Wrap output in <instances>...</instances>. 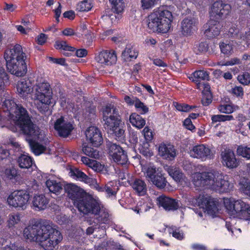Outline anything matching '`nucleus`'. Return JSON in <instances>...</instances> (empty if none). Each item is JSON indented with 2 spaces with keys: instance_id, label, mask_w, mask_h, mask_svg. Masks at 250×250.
<instances>
[{
  "instance_id": "13d9d810",
  "label": "nucleus",
  "mask_w": 250,
  "mask_h": 250,
  "mask_svg": "<svg viewBox=\"0 0 250 250\" xmlns=\"http://www.w3.org/2000/svg\"><path fill=\"white\" fill-rule=\"evenodd\" d=\"M124 133L123 127L119 125L117 127L114 129V132L111 134H114L117 139H120L124 137Z\"/></svg>"
},
{
  "instance_id": "4c0bfd02",
  "label": "nucleus",
  "mask_w": 250,
  "mask_h": 250,
  "mask_svg": "<svg viewBox=\"0 0 250 250\" xmlns=\"http://www.w3.org/2000/svg\"><path fill=\"white\" fill-rule=\"evenodd\" d=\"M73 175L76 176L79 180L84 182L86 184H92L93 183V179L89 177L84 173L79 170L78 169H74L73 171Z\"/></svg>"
},
{
  "instance_id": "473e14b6",
  "label": "nucleus",
  "mask_w": 250,
  "mask_h": 250,
  "mask_svg": "<svg viewBox=\"0 0 250 250\" xmlns=\"http://www.w3.org/2000/svg\"><path fill=\"white\" fill-rule=\"evenodd\" d=\"M19 167L21 168H29L33 165L32 159L28 155H21L17 160Z\"/></svg>"
},
{
  "instance_id": "5fc2aeb1",
  "label": "nucleus",
  "mask_w": 250,
  "mask_h": 250,
  "mask_svg": "<svg viewBox=\"0 0 250 250\" xmlns=\"http://www.w3.org/2000/svg\"><path fill=\"white\" fill-rule=\"evenodd\" d=\"M218 109L220 112L225 114H230L234 111V108L230 104L220 105Z\"/></svg>"
},
{
  "instance_id": "bf43d9fd",
  "label": "nucleus",
  "mask_w": 250,
  "mask_h": 250,
  "mask_svg": "<svg viewBox=\"0 0 250 250\" xmlns=\"http://www.w3.org/2000/svg\"><path fill=\"white\" fill-rule=\"evenodd\" d=\"M5 174L8 179H12L17 176V170L13 167L7 168L5 170Z\"/></svg>"
},
{
  "instance_id": "a878e982",
  "label": "nucleus",
  "mask_w": 250,
  "mask_h": 250,
  "mask_svg": "<svg viewBox=\"0 0 250 250\" xmlns=\"http://www.w3.org/2000/svg\"><path fill=\"white\" fill-rule=\"evenodd\" d=\"M159 154L164 159L172 160L176 156V150L173 146L161 144L158 148Z\"/></svg>"
},
{
  "instance_id": "f257e3e1",
  "label": "nucleus",
  "mask_w": 250,
  "mask_h": 250,
  "mask_svg": "<svg viewBox=\"0 0 250 250\" xmlns=\"http://www.w3.org/2000/svg\"><path fill=\"white\" fill-rule=\"evenodd\" d=\"M13 122L25 134L32 137L29 144L33 152L36 155L44 153L45 146L35 142H47L44 132L34 125L30 120L27 111L21 105L17 104L13 100L5 99L0 109V125L2 127H10L7 123Z\"/></svg>"
},
{
  "instance_id": "c03bdc74",
  "label": "nucleus",
  "mask_w": 250,
  "mask_h": 250,
  "mask_svg": "<svg viewBox=\"0 0 250 250\" xmlns=\"http://www.w3.org/2000/svg\"><path fill=\"white\" fill-rule=\"evenodd\" d=\"M81 161L85 165L88 166L89 167L92 168L94 170H100L98 167L99 164L97 163L96 161L92 160L88 158L83 156L81 157Z\"/></svg>"
},
{
  "instance_id": "c85d7f7f",
  "label": "nucleus",
  "mask_w": 250,
  "mask_h": 250,
  "mask_svg": "<svg viewBox=\"0 0 250 250\" xmlns=\"http://www.w3.org/2000/svg\"><path fill=\"white\" fill-rule=\"evenodd\" d=\"M138 55V51L134 46L127 45L122 53V57L125 61H130L132 59H136Z\"/></svg>"
},
{
  "instance_id": "774afa93",
  "label": "nucleus",
  "mask_w": 250,
  "mask_h": 250,
  "mask_svg": "<svg viewBox=\"0 0 250 250\" xmlns=\"http://www.w3.org/2000/svg\"><path fill=\"white\" fill-rule=\"evenodd\" d=\"M240 38L246 42L248 46L250 47V29L246 31L245 34L241 36Z\"/></svg>"
},
{
  "instance_id": "ddd939ff",
  "label": "nucleus",
  "mask_w": 250,
  "mask_h": 250,
  "mask_svg": "<svg viewBox=\"0 0 250 250\" xmlns=\"http://www.w3.org/2000/svg\"><path fill=\"white\" fill-rule=\"evenodd\" d=\"M64 190L76 206L86 195V192L82 188L73 184L65 185Z\"/></svg>"
},
{
  "instance_id": "dca6fc26",
  "label": "nucleus",
  "mask_w": 250,
  "mask_h": 250,
  "mask_svg": "<svg viewBox=\"0 0 250 250\" xmlns=\"http://www.w3.org/2000/svg\"><path fill=\"white\" fill-rule=\"evenodd\" d=\"M6 62L7 69L11 74L18 77L26 74L27 67L24 60Z\"/></svg>"
},
{
  "instance_id": "39448f33",
  "label": "nucleus",
  "mask_w": 250,
  "mask_h": 250,
  "mask_svg": "<svg viewBox=\"0 0 250 250\" xmlns=\"http://www.w3.org/2000/svg\"><path fill=\"white\" fill-rule=\"evenodd\" d=\"M224 204L230 216L250 220V207L243 201L239 200L232 202L227 199L224 201Z\"/></svg>"
},
{
  "instance_id": "393cba45",
  "label": "nucleus",
  "mask_w": 250,
  "mask_h": 250,
  "mask_svg": "<svg viewBox=\"0 0 250 250\" xmlns=\"http://www.w3.org/2000/svg\"><path fill=\"white\" fill-rule=\"evenodd\" d=\"M158 201L160 206L166 210H175L180 207V204L172 198L165 196H161L158 198Z\"/></svg>"
},
{
  "instance_id": "6ab92c4d",
  "label": "nucleus",
  "mask_w": 250,
  "mask_h": 250,
  "mask_svg": "<svg viewBox=\"0 0 250 250\" xmlns=\"http://www.w3.org/2000/svg\"><path fill=\"white\" fill-rule=\"evenodd\" d=\"M4 57L6 61L24 60V53L21 46L19 44L11 46L6 50Z\"/></svg>"
},
{
  "instance_id": "5701e85b",
  "label": "nucleus",
  "mask_w": 250,
  "mask_h": 250,
  "mask_svg": "<svg viewBox=\"0 0 250 250\" xmlns=\"http://www.w3.org/2000/svg\"><path fill=\"white\" fill-rule=\"evenodd\" d=\"M33 89L32 84L29 79H21L17 83V92L21 97H26L32 91H33Z\"/></svg>"
},
{
  "instance_id": "423d86ee",
  "label": "nucleus",
  "mask_w": 250,
  "mask_h": 250,
  "mask_svg": "<svg viewBox=\"0 0 250 250\" xmlns=\"http://www.w3.org/2000/svg\"><path fill=\"white\" fill-rule=\"evenodd\" d=\"M103 112L104 128L108 133L112 134L121 123L118 111L114 105L109 104L104 108Z\"/></svg>"
},
{
  "instance_id": "338daca9",
  "label": "nucleus",
  "mask_w": 250,
  "mask_h": 250,
  "mask_svg": "<svg viewBox=\"0 0 250 250\" xmlns=\"http://www.w3.org/2000/svg\"><path fill=\"white\" fill-rule=\"evenodd\" d=\"M125 102L129 105H134L135 103L138 101V98L136 97H129L128 96H125L124 97Z\"/></svg>"
},
{
  "instance_id": "603ef678",
  "label": "nucleus",
  "mask_w": 250,
  "mask_h": 250,
  "mask_svg": "<svg viewBox=\"0 0 250 250\" xmlns=\"http://www.w3.org/2000/svg\"><path fill=\"white\" fill-rule=\"evenodd\" d=\"M173 105L177 110L182 112H188L194 107V106L186 104H180L177 102L173 103Z\"/></svg>"
},
{
  "instance_id": "4d7b16f0",
  "label": "nucleus",
  "mask_w": 250,
  "mask_h": 250,
  "mask_svg": "<svg viewBox=\"0 0 250 250\" xmlns=\"http://www.w3.org/2000/svg\"><path fill=\"white\" fill-rule=\"evenodd\" d=\"M144 137L147 142L151 141L153 137L152 130L148 126H146L143 130Z\"/></svg>"
},
{
  "instance_id": "4468645a",
  "label": "nucleus",
  "mask_w": 250,
  "mask_h": 250,
  "mask_svg": "<svg viewBox=\"0 0 250 250\" xmlns=\"http://www.w3.org/2000/svg\"><path fill=\"white\" fill-rule=\"evenodd\" d=\"M191 157L201 160L203 161L207 159H211L213 154L208 147L203 144L194 146L190 150Z\"/></svg>"
},
{
  "instance_id": "2f4dec72",
  "label": "nucleus",
  "mask_w": 250,
  "mask_h": 250,
  "mask_svg": "<svg viewBox=\"0 0 250 250\" xmlns=\"http://www.w3.org/2000/svg\"><path fill=\"white\" fill-rule=\"evenodd\" d=\"M144 176L148 182H151L154 178L156 177L158 173H160L156 170V168L152 166H146L142 168Z\"/></svg>"
},
{
  "instance_id": "de8ad7c7",
  "label": "nucleus",
  "mask_w": 250,
  "mask_h": 250,
  "mask_svg": "<svg viewBox=\"0 0 250 250\" xmlns=\"http://www.w3.org/2000/svg\"><path fill=\"white\" fill-rule=\"evenodd\" d=\"M237 153L238 155L250 159V147L247 146H239L237 149Z\"/></svg>"
},
{
  "instance_id": "e433bc0d",
  "label": "nucleus",
  "mask_w": 250,
  "mask_h": 250,
  "mask_svg": "<svg viewBox=\"0 0 250 250\" xmlns=\"http://www.w3.org/2000/svg\"><path fill=\"white\" fill-rule=\"evenodd\" d=\"M193 81L198 83L201 81L208 80V73L205 70H198L195 71L193 74Z\"/></svg>"
},
{
  "instance_id": "a18cd8bd",
  "label": "nucleus",
  "mask_w": 250,
  "mask_h": 250,
  "mask_svg": "<svg viewBox=\"0 0 250 250\" xmlns=\"http://www.w3.org/2000/svg\"><path fill=\"white\" fill-rule=\"evenodd\" d=\"M21 221L20 214L18 213H11L9 215L8 224L9 227H12L18 224Z\"/></svg>"
},
{
  "instance_id": "412c9836",
  "label": "nucleus",
  "mask_w": 250,
  "mask_h": 250,
  "mask_svg": "<svg viewBox=\"0 0 250 250\" xmlns=\"http://www.w3.org/2000/svg\"><path fill=\"white\" fill-rule=\"evenodd\" d=\"M221 157L223 165L229 168H233L238 166L233 151L230 149H225L221 152Z\"/></svg>"
},
{
  "instance_id": "58836bf2",
  "label": "nucleus",
  "mask_w": 250,
  "mask_h": 250,
  "mask_svg": "<svg viewBox=\"0 0 250 250\" xmlns=\"http://www.w3.org/2000/svg\"><path fill=\"white\" fill-rule=\"evenodd\" d=\"M112 5V10L114 13L120 14L123 12L125 3L123 0H109Z\"/></svg>"
},
{
  "instance_id": "6e6d98bb",
  "label": "nucleus",
  "mask_w": 250,
  "mask_h": 250,
  "mask_svg": "<svg viewBox=\"0 0 250 250\" xmlns=\"http://www.w3.org/2000/svg\"><path fill=\"white\" fill-rule=\"evenodd\" d=\"M135 107L140 112L141 114H146L148 111V108L143 103L141 102L139 99L135 103Z\"/></svg>"
},
{
  "instance_id": "052dcab7",
  "label": "nucleus",
  "mask_w": 250,
  "mask_h": 250,
  "mask_svg": "<svg viewBox=\"0 0 250 250\" xmlns=\"http://www.w3.org/2000/svg\"><path fill=\"white\" fill-rule=\"evenodd\" d=\"M197 88L199 89H203V93L208 94V93H210V86L208 83H197Z\"/></svg>"
},
{
  "instance_id": "680f3d73",
  "label": "nucleus",
  "mask_w": 250,
  "mask_h": 250,
  "mask_svg": "<svg viewBox=\"0 0 250 250\" xmlns=\"http://www.w3.org/2000/svg\"><path fill=\"white\" fill-rule=\"evenodd\" d=\"M156 0H141L142 7L143 9H147L154 6Z\"/></svg>"
},
{
  "instance_id": "864d4df0",
  "label": "nucleus",
  "mask_w": 250,
  "mask_h": 250,
  "mask_svg": "<svg viewBox=\"0 0 250 250\" xmlns=\"http://www.w3.org/2000/svg\"><path fill=\"white\" fill-rule=\"evenodd\" d=\"M237 79L242 84L248 85L250 83V74L248 72H245L243 74L238 75Z\"/></svg>"
},
{
  "instance_id": "49530a36",
  "label": "nucleus",
  "mask_w": 250,
  "mask_h": 250,
  "mask_svg": "<svg viewBox=\"0 0 250 250\" xmlns=\"http://www.w3.org/2000/svg\"><path fill=\"white\" fill-rule=\"evenodd\" d=\"M55 47L57 49H62L65 51L73 52L75 51V48L69 46L65 41H57L55 42Z\"/></svg>"
},
{
  "instance_id": "f03ea898",
  "label": "nucleus",
  "mask_w": 250,
  "mask_h": 250,
  "mask_svg": "<svg viewBox=\"0 0 250 250\" xmlns=\"http://www.w3.org/2000/svg\"><path fill=\"white\" fill-rule=\"evenodd\" d=\"M23 235L30 241L39 243L46 250H53L62 239L61 233L48 221L28 226L23 230Z\"/></svg>"
},
{
  "instance_id": "9d476101",
  "label": "nucleus",
  "mask_w": 250,
  "mask_h": 250,
  "mask_svg": "<svg viewBox=\"0 0 250 250\" xmlns=\"http://www.w3.org/2000/svg\"><path fill=\"white\" fill-rule=\"evenodd\" d=\"M216 170L211 169L207 171L197 172L192 176V181L194 185L198 187H206L210 188L211 184L212 182L213 178H215V176L217 178V175L215 174Z\"/></svg>"
},
{
  "instance_id": "7ed1b4c3",
  "label": "nucleus",
  "mask_w": 250,
  "mask_h": 250,
  "mask_svg": "<svg viewBox=\"0 0 250 250\" xmlns=\"http://www.w3.org/2000/svg\"><path fill=\"white\" fill-rule=\"evenodd\" d=\"M172 19V15L169 11L159 9L148 16L147 27L153 32L166 33L170 28Z\"/></svg>"
},
{
  "instance_id": "3c124183",
  "label": "nucleus",
  "mask_w": 250,
  "mask_h": 250,
  "mask_svg": "<svg viewBox=\"0 0 250 250\" xmlns=\"http://www.w3.org/2000/svg\"><path fill=\"white\" fill-rule=\"evenodd\" d=\"M228 35L231 38H240L242 36L239 35V29L237 28L235 24H231L228 29Z\"/></svg>"
},
{
  "instance_id": "9b49d317",
  "label": "nucleus",
  "mask_w": 250,
  "mask_h": 250,
  "mask_svg": "<svg viewBox=\"0 0 250 250\" xmlns=\"http://www.w3.org/2000/svg\"><path fill=\"white\" fill-rule=\"evenodd\" d=\"M108 153L113 161L122 165L125 164L128 161L126 153L119 145L111 142H107Z\"/></svg>"
},
{
  "instance_id": "a211bd4d",
  "label": "nucleus",
  "mask_w": 250,
  "mask_h": 250,
  "mask_svg": "<svg viewBox=\"0 0 250 250\" xmlns=\"http://www.w3.org/2000/svg\"><path fill=\"white\" fill-rule=\"evenodd\" d=\"M54 128L60 136L64 138L69 135L73 129L72 124L65 120L63 117H61L56 121Z\"/></svg>"
},
{
  "instance_id": "ea45409f",
  "label": "nucleus",
  "mask_w": 250,
  "mask_h": 250,
  "mask_svg": "<svg viewBox=\"0 0 250 250\" xmlns=\"http://www.w3.org/2000/svg\"><path fill=\"white\" fill-rule=\"evenodd\" d=\"M153 184L155 185L159 188H163L165 187L167 184L166 178L163 176V174L160 172L156 175V177L154 178L151 182Z\"/></svg>"
},
{
  "instance_id": "8fccbe9b",
  "label": "nucleus",
  "mask_w": 250,
  "mask_h": 250,
  "mask_svg": "<svg viewBox=\"0 0 250 250\" xmlns=\"http://www.w3.org/2000/svg\"><path fill=\"white\" fill-rule=\"evenodd\" d=\"M8 79V78L4 69L0 66V92H3V89L4 87V82L7 81ZM0 96H1V93H0Z\"/></svg>"
},
{
  "instance_id": "1a4fd4ad",
  "label": "nucleus",
  "mask_w": 250,
  "mask_h": 250,
  "mask_svg": "<svg viewBox=\"0 0 250 250\" xmlns=\"http://www.w3.org/2000/svg\"><path fill=\"white\" fill-rule=\"evenodd\" d=\"M215 174L217 175L218 178H213L210 188L219 193L229 192L233 188V185L227 179V176H224L217 170ZM215 177L217 176H215Z\"/></svg>"
},
{
  "instance_id": "09e8293b",
  "label": "nucleus",
  "mask_w": 250,
  "mask_h": 250,
  "mask_svg": "<svg viewBox=\"0 0 250 250\" xmlns=\"http://www.w3.org/2000/svg\"><path fill=\"white\" fill-rule=\"evenodd\" d=\"M92 5L88 0H84L79 3L77 6V10L79 11H88L91 9Z\"/></svg>"
},
{
  "instance_id": "c756f323",
  "label": "nucleus",
  "mask_w": 250,
  "mask_h": 250,
  "mask_svg": "<svg viewBox=\"0 0 250 250\" xmlns=\"http://www.w3.org/2000/svg\"><path fill=\"white\" fill-rule=\"evenodd\" d=\"M119 190V186L117 181H111L103 187L101 188V190L105 191L109 196H115Z\"/></svg>"
},
{
  "instance_id": "b1692460",
  "label": "nucleus",
  "mask_w": 250,
  "mask_h": 250,
  "mask_svg": "<svg viewBox=\"0 0 250 250\" xmlns=\"http://www.w3.org/2000/svg\"><path fill=\"white\" fill-rule=\"evenodd\" d=\"M208 27L204 32V34L208 38H213L219 35L221 25L219 20H212L210 18V20L208 23Z\"/></svg>"
},
{
  "instance_id": "0e129e2a",
  "label": "nucleus",
  "mask_w": 250,
  "mask_h": 250,
  "mask_svg": "<svg viewBox=\"0 0 250 250\" xmlns=\"http://www.w3.org/2000/svg\"><path fill=\"white\" fill-rule=\"evenodd\" d=\"M240 188L244 193L250 196V181L241 183Z\"/></svg>"
},
{
  "instance_id": "79ce46f5",
  "label": "nucleus",
  "mask_w": 250,
  "mask_h": 250,
  "mask_svg": "<svg viewBox=\"0 0 250 250\" xmlns=\"http://www.w3.org/2000/svg\"><path fill=\"white\" fill-rule=\"evenodd\" d=\"M221 52L225 55H229L233 52V46L230 42H222L220 43Z\"/></svg>"
},
{
  "instance_id": "a19ab883",
  "label": "nucleus",
  "mask_w": 250,
  "mask_h": 250,
  "mask_svg": "<svg viewBox=\"0 0 250 250\" xmlns=\"http://www.w3.org/2000/svg\"><path fill=\"white\" fill-rule=\"evenodd\" d=\"M97 223L99 224H107L109 222V214L107 211L100 209V211L97 214Z\"/></svg>"
},
{
  "instance_id": "20e7f679",
  "label": "nucleus",
  "mask_w": 250,
  "mask_h": 250,
  "mask_svg": "<svg viewBox=\"0 0 250 250\" xmlns=\"http://www.w3.org/2000/svg\"><path fill=\"white\" fill-rule=\"evenodd\" d=\"M53 93L49 83H40L36 84L33 91V99L38 101L37 105L38 110L42 113H45L49 110V106H53L55 102L52 98Z\"/></svg>"
},
{
  "instance_id": "69168bd1",
  "label": "nucleus",
  "mask_w": 250,
  "mask_h": 250,
  "mask_svg": "<svg viewBox=\"0 0 250 250\" xmlns=\"http://www.w3.org/2000/svg\"><path fill=\"white\" fill-rule=\"evenodd\" d=\"M203 97L202 100V103L204 106L209 105L212 102V95L211 93L203 94Z\"/></svg>"
},
{
  "instance_id": "7c9ffc66",
  "label": "nucleus",
  "mask_w": 250,
  "mask_h": 250,
  "mask_svg": "<svg viewBox=\"0 0 250 250\" xmlns=\"http://www.w3.org/2000/svg\"><path fill=\"white\" fill-rule=\"evenodd\" d=\"M45 185L50 192L58 195L62 190V185L60 182L55 180H48L45 182Z\"/></svg>"
},
{
  "instance_id": "2eb2a0df",
  "label": "nucleus",
  "mask_w": 250,
  "mask_h": 250,
  "mask_svg": "<svg viewBox=\"0 0 250 250\" xmlns=\"http://www.w3.org/2000/svg\"><path fill=\"white\" fill-rule=\"evenodd\" d=\"M197 202L199 207L206 209L209 213H215L218 210V202L209 196L200 195Z\"/></svg>"
},
{
  "instance_id": "bb28decb",
  "label": "nucleus",
  "mask_w": 250,
  "mask_h": 250,
  "mask_svg": "<svg viewBox=\"0 0 250 250\" xmlns=\"http://www.w3.org/2000/svg\"><path fill=\"white\" fill-rule=\"evenodd\" d=\"M130 186L135 193L139 196H144L147 191V185L145 181L139 178H135L129 183Z\"/></svg>"
},
{
  "instance_id": "4be33fe9",
  "label": "nucleus",
  "mask_w": 250,
  "mask_h": 250,
  "mask_svg": "<svg viewBox=\"0 0 250 250\" xmlns=\"http://www.w3.org/2000/svg\"><path fill=\"white\" fill-rule=\"evenodd\" d=\"M95 60L102 65H110L116 62L117 57L113 50H104L95 57Z\"/></svg>"
},
{
  "instance_id": "f3484780",
  "label": "nucleus",
  "mask_w": 250,
  "mask_h": 250,
  "mask_svg": "<svg viewBox=\"0 0 250 250\" xmlns=\"http://www.w3.org/2000/svg\"><path fill=\"white\" fill-rule=\"evenodd\" d=\"M87 141L95 147L100 146L103 142V137L99 129L94 126L89 127L85 131Z\"/></svg>"
},
{
  "instance_id": "37998d69",
  "label": "nucleus",
  "mask_w": 250,
  "mask_h": 250,
  "mask_svg": "<svg viewBox=\"0 0 250 250\" xmlns=\"http://www.w3.org/2000/svg\"><path fill=\"white\" fill-rule=\"evenodd\" d=\"M208 50V44L206 42H195L193 47L194 52L198 54L206 52Z\"/></svg>"
},
{
  "instance_id": "72a5a7b5",
  "label": "nucleus",
  "mask_w": 250,
  "mask_h": 250,
  "mask_svg": "<svg viewBox=\"0 0 250 250\" xmlns=\"http://www.w3.org/2000/svg\"><path fill=\"white\" fill-rule=\"evenodd\" d=\"M129 121L133 126L139 129L143 128L146 124L145 120L136 113H133L130 116Z\"/></svg>"
},
{
  "instance_id": "c9c22d12",
  "label": "nucleus",
  "mask_w": 250,
  "mask_h": 250,
  "mask_svg": "<svg viewBox=\"0 0 250 250\" xmlns=\"http://www.w3.org/2000/svg\"><path fill=\"white\" fill-rule=\"evenodd\" d=\"M169 175L176 182H181L184 180V175L178 168L169 167L167 168Z\"/></svg>"
},
{
  "instance_id": "6e6552de",
  "label": "nucleus",
  "mask_w": 250,
  "mask_h": 250,
  "mask_svg": "<svg viewBox=\"0 0 250 250\" xmlns=\"http://www.w3.org/2000/svg\"><path fill=\"white\" fill-rule=\"evenodd\" d=\"M76 207L79 210L84 214L97 215L100 211V206L99 202L91 196L86 195Z\"/></svg>"
},
{
  "instance_id": "cd10ccee",
  "label": "nucleus",
  "mask_w": 250,
  "mask_h": 250,
  "mask_svg": "<svg viewBox=\"0 0 250 250\" xmlns=\"http://www.w3.org/2000/svg\"><path fill=\"white\" fill-rule=\"evenodd\" d=\"M33 205L36 209L43 210L49 203V200L43 194L36 195L33 199Z\"/></svg>"
},
{
  "instance_id": "0eeeda50",
  "label": "nucleus",
  "mask_w": 250,
  "mask_h": 250,
  "mask_svg": "<svg viewBox=\"0 0 250 250\" xmlns=\"http://www.w3.org/2000/svg\"><path fill=\"white\" fill-rule=\"evenodd\" d=\"M29 199L30 195L27 191L23 190H16L8 196L7 203L10 207L19 210H23L28 206Z\"/></svg>"
},
{
  "instance_id": "aec40b11",
  "label": "nucleus",
  "mask_w": 250,
  "mask_h": 250,
  "mask_svg": "<svg viewBox=\"0 0 250 250\" xmlns=\"http://www.w3.org/2000/svg\"><path fill=\"white\" fill-rule=\"evenodd\" d=\"M198 22L194 18L184 19L181 22V32L185 36H190L197 30Z\"/></svg>"
},
{
  "instance_id": "e2e57ef3",
  "label": "nucleus",
  "mask_w": 250,
  "mask_h": 250,
  "mask_svg": "<svg viewBox=\"0 0 250 250\" xmlns=\"http://www.w3.org/2000/svg\"><path fill=\"white\" fill-rule=\"evenodd\" d=\"M149 145L147 143L144 144V146L140 148V152L145 156L150 157L152 155V152L148 148Z\"/></svg>"
},
{
  "instance_id": "f704fd0d",
  "label": "nucleus",
  "mask_w": 250,
  "mask_h": 250,
  "mask_svg": "<svg viewBox=\"0 0 250 250\" xmlns=\"http://www.w3.org/2000/svg\"><path fill=\"white\" fill-rule=\"evenodd\" d=\"M83 152L90 157L98 159L100 157L99 151L97 149L89 147L86 143H83L82 146Z\"/></svg>"
},
{
  "instance_id": "f8f14e48",
  "label": "nucleus",
  "mask_w": 250,
  "mask_h": 250,
  "mask_svg": "<svg viewBox=\"0 0 250 250\" xmlns=\"http://www.w3.org/2000/svg\"><path fill=\"white\" fill-rule=\"evenodd\" d=\"M231 6L229 4L223 3L222 1L215 2L210 12V18L212 20H219L225 18L230 11Z\"/></svg>"
}]
</instances>
